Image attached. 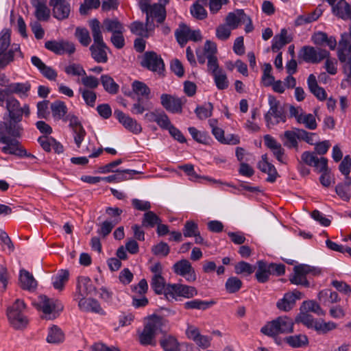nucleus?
<instances>
[{
  "label": "nucleus",
  "mask_w": 351,
  "mask_h": 351,
  "mask_svg": "<svg viewBox=\"0 0 351 351\" xmlns=\"http://www.w3.org/2000/svg\"><path fill=\"white\" fill-rule=\"evenodd\" d=\"M296 321L298 322H301L306 327L309 328H314L315 325L317 323V320L313 318V317L307 313L305 311H301L296 318Z\"/></svg>",
  "instance_id": "obj_60"
},
{
  "label": "nucleus",
  "mask_w": 351,
  "mask_h": 351,
  "mask_svg": "<svg viewBox=\"0 0 351 351\" xmlns=\"http://www.w3.org/2000/svg\"><path fill=\"white\" fill-rule=\"evenodd\" d=\"M311 40L316 45H326L330 50H335L337 47V40L334 36L328 37L326 33L320 31L312 35Z\"/></svg>",
  "instance_id": "obj_26"
},
{
  "label": "nucleus",
  "mask_w": 351,
  "mask_h": 351,
  "mask_svg": "<svg viewBox=\"0 0 351 351\" xmlns=\"http://www.w3.org/2000/svg\"><path fill=\"white\" fill-rule=\"evenodd\" d=\"M77 289L80 292L83 291L84 294H89L95 290L91 280L86 276H80L77 280Z\"/></svg>",
  "instance_id": "obj_47"
},
{
  "label": "nucleus",
  "mask_w": 351,
  "mask_h": 351,
  "mask_svg": "<svg viewBox=\"0 0 351 351\" xmlns=\"http://www.w3.org/2000/svg\"><path fill=\"white\" fill-rule=\"evenodd\" d=\"M5 109L7 112L4 114L6 118L22 121L23 115L29 117L30 114L29 107L27 104L21 106L19 101L14 97H10L6 99Z\"/></svg>",
  "instance_id": "obj_10"
},
{
  "label": "nucleus",
  "mask_w": 351,
  "mask_h": 351,
  "mask_svg": "<svg viewBox=\"0 0 351 351\" xmlns=\"http://www.w3.org/2000/svg\"><path fill=\"white\" fill-rule=\"evenodd\" d=\"M189 32L190 28L184 24L180 25L179 28L176 31V40L182 47L189 40Z\"/></svg>",
  "instance_id": "obj_51"
},
{
  "label": "nucleus",
  "mask_w": 351,
  "mask_h": 351,
  "mask_svg": "<svg viewBox=\"0 0 351 351\" xmlns=\"http://www.w3.org/2000/svg\"><path fill=\"white\" fill-rule=\"evenodd\" d=\"M225 287L228 293H234L241 288L242 282L237 277L232 276L227 279Z\"/></svg>",
  "instance_id": "obj_57"
},
{
  "label": "nucleus",
  "mask_w": 351,
  "mask_h": 351,
  "mask_svg": "<svg viewBox=\"0 0 351 351\" xmlns=\"http://www.w3.org/2000/svg\"><path fill=\"white\" fill-rule=\"evenodd\" d=\"M49 5L52 8V15L55 19L62 21L69 18L71 6L66 0H50Z\"/></svg>",
  "instance_id": "obj_17"
},
{
  "label": "nucleus",
  "mask_w": 351,
  "mask_h": 351,
  "mask_svg": "<svg viewBox=\"0 0 351 351\" xmlns=\"http://www.w3.org/2000/svg\"><path fill=\"white\" fill-rule=\"evenodd\" d=\"M173 269L175 274L184 277L189 282L196 280L195 269L186 259H182L176 262L173 266Z\"/></svg>",
  "instance_id": "obj_16"
},
{
  "label": "nucleus",
  "mask_w": 351,
  "mask_h": 351,
  "mask_svg": "<svg viewBox=\"0 0 351 351\" xmlns=\"http://www.w3.org/2000/svg\"><path fill=\"white\" fill-rule=\"evenodd\" d=\"M190 134L193 138L197 143L202 144H208L211 141V138L209 134L204 131H199L195 127H190L188 129Z\"/></svg>",
  "instance_id": "obj_46"
},
{
  "label": "nucleus",
  "mask_w": 351,
  "mask_h": 351,
  "mask_svg": "<svg viewBox=\"0 0 351 351\" xmlns=\"http://www.w3.org/2000/svg\"><path fill=\"white\" fill-rule=\"evenodd\" d=\"M92 58L97 63H106L108 60L109 47L105 42L93 43L89 48Z\"/></svg>",
  "instance_id": "obj_23"
},
{
  "label": "nucleus",
  "mask_w": 351,
  "mask_h": 351,
  "mask_svg": "<svg viewBox=\"0 0 351 351\" xmlns=\"http://www.w3.org/2000/svg\"><path fill=\"white\" fill-rule=\"evenodd\" d=\"M215 304L213 301H204L198 299L186 302L184 307L186 309L206 310Z\"/></svg>",
  "instance_id": "obj_42"
},
{
  "label": "nucleus",
  "mask_w": 351,
  "mask_h": 351,
  "mask_svg": "<svg viewBox=\"0 0 351 351\" xmlns=\"http://www.w3.org/2000/svg\"><path fill=\"white\" fill-rule=\"evenodd\" d=\"M292 38L288 35L287 30L285 28L280 30L279 34L276 35L272 40L271 49L276 52L285 45L291 42Z\"/></svg>",
  "instance_id": "obj_31"
},
{
  "label": "nucleus",
  "mask_w": 351,
  "mask_h": 351,
  "mask_svg": "<svg viewBox=\"0 0 351 351\" xmlns=\"http://www.w3.org/2000/svg\"><path fill=\"white\" fill-rule=\"evenodd\" d=\"M285 272V266L283 264L268 263L264 261L257 262L256 278L261 283L269 280L271 275L281 276Z\"/></svg>",
  "instance_id": "obj_5"
},
{
  "label": "nucleus",
  "mask_w": 351,
  "mask_h": 351,
  "mask_svg": "<svg viewBox=\"0 0 351 351\" xmlns=\"http://www.w3.org/2000/svg\"><path fill=\"white\" fill-rule=\"evenodd\" d=\"M64 72L72 76H83L85 75V70L83 66L80 64L72 63L69 64L64 68Z\"/></svg>",
  "instance_id": "obj_63"
},
{
  "label": "nucleus",
  "mask_w": 351,
  "mask_h": 351,
  "mask_svg": "<svg viewBox=\"0 0 351 351\" xmlns=\"http://www.w3.org/2000/svg\"><path fill=\"white\" fill-rule=\"evenodd\" d=\"M102 27L104 32H110L112 34L124 32L125 27L118 19H105L102 23Z\"/></svg>",
  "instance_id": "obj_32"
},
{
  "label": "nucleus",
  "mask_w": 351,
  "mask_h": 351,
  "mask_svg": "<svg viewBox=\"0 0 351 351\" xmlns=\"http://www.w3.org/2000/svg\"><path fill=\"white\" fill-rule=\"evenodd\" d=\"M162 221L160 218L153 211L145 212L142 219V226L144 227L153 228Z\"/></svg>",
  "instance_id": "obj_50"
},
{
  "label": "nucleus",
  "mask_w": 351,
  "mask_h": 351,
  "mask_svg": "<svg viewBox=\"0 0 351 351\" xmlns=\"http://www.w3.org/2000/svg\"><path fill=\"white\" fill-rule=\"evenodd\" d=\"M78 307L83 312H90L101 315H106V312L103 310L99 302L91 298H81L78 302Z\"/></svg>",
  "instance_id": "obj_24"
},
{
  "label": "nucleus",
  "mask_w": 351,
  "mask_h": 351,
  "mask_svg": "<svg viewBox=\"0 0 351 351\" xmlns=\"http://www.w3.org/2000/svg\"><path fill=\"white\" fill-rule=\"evenodd\" d=\"M161 319L158 316L149 318L144 328L139 335V341L142 345H156L155 337L160 326Z\"/></svg>",
  "instance_id": "obj_7"
},
{
  "label": "nucleus",
  "mask_w": 351,
  "mask_h": 351,
  "mask_svg": "<svg viewBox=\"0 0 351 351\" xmlns=\"http://www.w3.org/2000/svg\"><path fill=\"white\" fill-rule=\"evenodd\" d=\"M213 76L215 85L219 90H224L228 87L229 82L226 74L222 70H219L218 73H214Z\"/></svg>",
  "instance_id": "obj_56"
},
{
  "label": "nucleus",
  "mask_w": 351,
  "mask_h": 351,
  "mask_svg": "<svg viewBox=\"0 0 351 351\" xmlns=\"http://www.w3.org/2000/svg\"><path fill=\"white\" fill-rule=\"evenodd\" d=\"M245 19H246V14L243 10L238 9L228 14L226 18V25L230 29H234Z\"/></svg>",
  "instance_id": "obj_30"
},
{
  "label": "nucleus",
  "mask_w": 351,
  "mask_h": 351,
  "mask_svg": "<svg viewBox=\"0 0 351 351\" xmlns=\"http://www.w3.org/2000/svg\"><path fill=\"white\" fill-rule=\"evenodd\" d=\"M26 305L24 302L17 299L7 310V316L10 324L16 329L25 328L28 324L27 317L23 314Z\"/></svg>",
  "instance_id": "obj_4"
},
{
  "label": "nucleus",
  "mask_w": 351,
  "mask_h": 351,
  "mask_svg": "<svg viewBox=\"0 0 351 351\" xmlns=\"http://www.w3.org/2000/svg\"><path fill=\"white\" fill-rule=\"evenodd\" d=\"M332 12L334 15L343 20L351 21V5L346 0H339L333 6Z\"/></svg>",
  "instance_id": "obj_28"
},
{
  "label": "nucleus",
  "mask_w": 351,
  "mask_h": 351,
  "mask_svg": "<svg viewBox=\"0 0 351 351\" xmlns=\"http://www.w3.org/2000/svg\"><path fill=\"white\" fill-rule=\"evenodd\" d=\"M35 8V16L38 21H47L50 17V10L47 5V0H31Z\"/></svg>",
  "instance_id": "obj_25"
},
{
  "label": "nucleus",
  "mask_w": 351,
  "mask_h": 351,
  "mask_svg": "<svg viewBox=\"0 0 351 351\" xmlns=\"http://www.w3.org/2000/svg\"><path fill=\"white\" fill-rule=\"evenodd\" d=\"M45 47L48 50L57 55L64 53L71 55L75 51V46L73 43L68 40H48L45 43Z\"/></svg>",
  "instance_id": "obj_15"
},
{
  "label": "nucleus",
  "mask_w": 351,
  "mask_h": 351,
  "mask_svg": "<svg viewBox=\"0 0 351 351\" xmlns=\"http://www.w3.org/2000/svg\"><path fill=\"white\" fill-rule=\"evenodd\" d=\"M293 274L290 276L289 280L292 284L309 287V282L306 279L308 275L317 276L320 274L318 268L308 265L300 264L293 268Z\"/></svg>",
  "instance_id": "obj_8"
},
{
  "label": "nucleus",
  "mask_w": 351,
  "mask_h": 351,
  "mask_svg": "<svg viewBox=\"0 0 351 351\" xmlns=\"http://www.w3.org/2000/svg\"><path fill=\"white\" fill-rule=\"evenodd\" d=\"M78 91L82 95V97L87 106L90 107L95 106L97 99V94L95 91L82 87H80Z\"/></svg>",
  "instance_id": "obj_53"
},
{
  "label": "nucleus",
  "mask_w": 351,
  "mask_h": 351,
  "mask_svg": "<svg viewBox=\"0 0 351 351\" xmlns=\"http://www.w3.org/2000/svg\"><path fill=\"white\" fill-rule=\"evenodd\" d=\"M207 0H197L191 7V15L198 20H203L207 17V12L204 7Z\"/></svg>",
  "instance_id": "obj_38"
},
{
  "label": "nucleus",
  "mask_w": 351,
  "mask_h": 351,
  "mask_svg": "<svg viewBox=\"0 0 351 351\" xmlns=\"http://www.w3.org/2000/svg\"><path fill=\"white\" fill-rule=\"evenodd\" d=\"M0 122V143L5 144L1 148L4 154L22 156L26 154V149L23 148L17 138L23 134V127L21 121L6 118Z\"/></svg>",
  "instance_id": "obj_1"
},
{
  "label": "nucleus",
  "mask_w": 351,
  "mask_h": 351,
  "mask_svg": "<svg viewBox=\"0 0 351 351\" xmlns=\"http://www.w3.org/2000/svg\"><path fill=\"white\" fill-rule=\"evenodd\" d=\"M298 123L304 124L308 130H315L317 127L315 117L312 114H306L304 112L301 117H299Z\"/></svg>",
  "instance_id": "obj_55"
},
{
  "label": "nucleus",
  "mask_w": 351,
  "mask_h": 351,
  "mask_svg": "<svg viewBox=\"0 0 351 351\" xmlns=\"http://www.w3.org/2000/svg\"><path fill=\"white\" fill-rule=\"evenodd\" d=\"M88 25L91 30L93 43L104 42L101 23L97 19H92L88 21Z\"/></svg>",
  "instance_id": "obj_40"
},
{
  "label": "nucleus",
  "mask_w": 351,
  "mask_h": 351,
  "mask_svg": "<svg viewBox=\"0 0 351 351\" xmlns=\"http://www.w3.org/2000/svg\"><path fill=\"white\" fill-rule=\"evenodd\" d=\"M301 159L306 165L315 167L319 172H324L328 169V160L324 157L319 158L314 153L304 152Z\"/></svg>",
  "instance_id": "obj_21"
},
{
  "label": "nucleus",
  "mask_w": 351,
  "mask_h": 351,
  "mask_svg": "<svg viewBox=\"0 0 351 351\" xmlns=\"http://www.w3.org/2000/svg\"><path fill=\"white\" fill-rule=\"evenodd\" d=\"M14 57L23 58L21 51L20 45L13 43L9 49L2 52L0 51V68L3 69L10 62H13Z\"/></svg>",
  "instance_id": "obj_22"
},
{
  "label": "nucleus",
  "mask_w": 351,
  "mask_h": 351,
  "mask_svg": "<svg viewBox=\"0 0 351 351\" xmlns=\"http://www.w3.org/2000/svg\"><path fill=\"white\" fill-rule=\"evenodd\" d=\"M154 29V27L147 26L146 23L144 24L140 21H134L130 25L132 34L144 37H148V32Z\"/></svg>",
  "instance_id": "obj_41"
},
{
  "label": "nucleus",
  "mask_w": 351,
  "mask_h": 351,
  "mask_svg": "<svg viewBox=\"0 0 351 351\" xmlns=\"http://www.w3.org/2000/svg\"><path fill=\"white\" fill-rule=\"evenodd\" d=\"M322 13L323 10L320 6H318L313 12L311 13L299 15L295 20V25L301 26L315 21L319 18Z\"/></svg>",
  "instance_id": "obj_33"
},
{
  "label": "nucleus",
  "mask_w": 351,
  "mask_h": 351,
  "mask_svg": "<svg viewBox=\"0 0 351 351\" xmlns=\"http://www.w3.org/2000/svg\"><path fill=\"white\" fill-rule=\"evenodd\" d=\"M138 5L141 12L146 14L145 19L147 26L155 27L151 19H155L158 23H162L165 21L167 11L163 5L157 3L151 4V0H139Z\"/></svg>",
  "instance_id": "obj_2"
},
{
  "label": "nucleus",
  "mask_w": 351,
  "mask_h": 351,
  "mask_svg": "<svg viewBox=\"0 0 351 351\" xmlns=\"http://www.w3.org/2000/svg\"><path fill=\"white\" fill-rule=\"evenodd\" d=\"M141 171L132 169H125L123 171H116L115 174H112L106 177H103V181L108 183L120 182L124 180L132 178L134 175L141 173Z\"/></svg>",
  "instance_id": "obj_29"
},
{
  "label": "nucleus",
  "mask_w": 351,
  "mask_h": 351,
  "mask_svg": "<svg viewBox=\"0 0 351 351\" xmlns=\"http://www.w3.org/2000/svg\"><path fill=\"white\" fill-rule=\"evenodd\" d=\"M186 335L189 339L193 340L201 348L206 349L210 346L212 337L201 335L199 328L194 326H188Z\"/></svg>",
  "instance_id": "obj_20"
},
{
  "label": "nucleus",
  "mask_w": 351,
  "mask_h": 351,
  "mask_svg": "<svg viewBox=\"0 0 351 351\" xmlns=\"http://www.w3.org/2000/svg\"><path fill=\"white\" fill-rule=\"evenodd\" d=\"M51 110L53 116L58 119H64L67 112L66 106L61 101H56L52 103L51 105Z\"/></svg>",
  "instance_id": "obj_49"
},
{
  "label": "nucleus",
  "mask_w": 351,
  "mask_h": 351,
  "mask_svg": "<svg viewBox=\"0 0 351 351\" xmlns=\"http://www.w3.org/2000/svg\"><path fill=\"white\" fill-rule=\"evenodd\" d=\"M32 63L42 73V75L49 80H56L58 73L51 66H47L38 57L32 56L31 58Z\"/></svg>",
  "instance_id": "obj_27"
},
{
  "label": "nucleus",
  "mask_w": 351,
  "mask_h": 351,
  "mask_svg": "<svg viewBox=\"0 0 351 351\" xmlns=\"http://www.w3.org/2000/svg\"><path fill=\"white\" fill-rule=\"evenodd\" d=\"M160 345L165 351H180V343L176 337L165 334L160 339Z\"/></svg>",
  "instance_id": "obj_35"
},
{
  "label": "nucleus",
  "mask_w": 351,
  "mask_h": 351,
  "mask_svg": "<svg viewBox=\"0 0 351 351\" xmlns=\"http://www.w3.org/2000/svg\"><path fill=\"white\" fill-rule=\"evenodd\" d=\"M285 341L293 348H300L308 343V337L304 335H297L285 338Z\"/></svg>",
  "instance_id": "obj_48"
},
{
  "label": "nucleus",
  "mask_w": 351,
  "mask_h": 351,
  "mask_svg": "<svg viewBox=\"0 0 351 351\" xmlns=\"http://www.w3.org/2000/svg\"><path fill=\"white\" fill-rule=\"evenodd\" d=\"M303 297V293L298 290L287 292L284 294L282 298L278 300L276 306L280 311L288 312L295 306L296 301Z\"/></svg>",
  "instance_id": "obj_18"
},
{
  "label": "nucleus",
  "mask_w": 351,
  "mask_h": 351,
  "mask_svg": "<svg viewBox=\"0 0 351 351\" xmlns=\"http://www.w3.org/2000/svg\"><path fill=\"white\" fill-rule=\"evenodd\" d=\"M293 330V320L287 316H280L276 319L267 323L261 328V332L264 335L274 337L279 334L290 333Z\"/></svg>",
  "instance_id": "obj_3"
},
{
  "label": "nucleus",
  "mask_w": 351,
  "mask_h": 351,
  "mask_svg": "<svg viewBox=\"0 0 351 351\" xmlns=\"http://www.w3.org/2000/svg\"><path fill=\"white\" fill-rule=\"evenodd\" d=\"M19 280L21 287L23 289L32 290L37 286V282L34 276L26 270H21Z\"/></svg>",
  "instance_id": "obj_37"
},
{
  "label": "nucleus",
  "mask_w": 351,
  "mask_h": 351,
  "mask_svg": "<svg viewBox=\"0 0 351 351\" xmlns=\"http://www.w3.org/2000/svg\"><path fill=\"white\" fill-rule=\"evenodd\" d=\"M114 116L129 132L134 134H138L142 132V127L141 124L128 114H125L119 110H115L114 112Z\"/></svg>",
  "instance_id": "obj_19"
},
{
  "label": "nucleus",
  "mask_w": 351,
  "mask_h": 351,
  "mask_svg": "<svg viewBox=\"0 0 351 351\" xmlns=\"http://www.w3.org/2000/svg\"><path fill=\"white\" fill-rule=\"evenodd\" d=\"M197 294V289L192 286L182 284H169L166 287L165 297L168 300H177L179 297L191 298Z\"/></svg>",
  "instance_id": "obj_9"
},
{
  "label": "nucleus",
  "mask_w": 351,
  "mask_h": 351,
  "mask_svg": "<svg viewBox=\"0 0 351 351\" xmlns=\"http://www.w3.org/2000/svg\"><path fill=\"white\" fill-rule=\"evenodd\" d=\"M101 82L104 90L108 93L114 95L118 93L119 86L110 75H102L101 76Z\"/></svg>",
  "instance_id": "obj_43"
},
{
  "label": "nucleus",
  "mask_w": 351,
  "mask_h": 351,
  "mask_svg": "<svg viewBox=\"0 0 351 351\" xmlns=\"http://www.w3.org/2000/svg\"><path fill=\"white\" fill-rule=\"evenodd\" d=\"M69 273L67 270H61L57 276L53 278V285L55 289L62 290L64 284L69 280Z\"/></svg>",
  "instance_id": "obj_54"
},
{
  "label": "nucleus",
  "mask_w": 351,
  "mask_h": 351,
  "mask_svg": "<svg viewBox=\"0 0 351 351\" xmlns=\"http://www.w3.org/2000/svg\"><path fill=\"white\" fill-rule=\"evenodd\" d=\"M64 339V335L62 330L56 325H53L49 328L47 341L49 343H60Z\"/></svg>",
  "instance_id": "obj_39"
},
{
  "label": "nucleus",
  "mask_w": 351,
  "mask_h": 351,
  "mask_svg": "<svg viewBox=\"0 0 351 351\" xmlns=\"http://www.w3.org/2000/svg\"><path fill=\"white\" fill-rule=\"evenodd\" d=\"M75 35L83 46L87 47L91 42L90 34L88 29L84 27H77Z\"/></svg>",
  "instance_id": "obj_58"
},
{
  "label": "nucleus",
  "mask_w": 351,
  "mask_h": 351,
  "mask_svg": "<svg viewBox=\"0 0 351 351\" xmlns=\"http://www.w3.org/2000/svg\"><path fill=\"white\" fill-rule=\"evenodd\" d=\"M141 65L148 70L161 74L165 69V64L161 56L154 51H146L141 57Z\"/></svg>",
  "instance_id": "obj_13"
},
{
  "label": "nucleus",
  "mask_w": 351,
  "mask_h": 351,
  "mask_svg": "<svg viewBox=\"0 0 351 351\" xmlns=\"http://www.w3.org/2000/svg\"><path fill=\"white\" fill-rule=\"evenodd\" d=\"M269 110L265 115V119L267 125H276L282 121H286V115L283 109L280 106L279 101H278L274 97L270 96L269 97Z\"/></svg>",
  "instance_id": "obj_12"
},
{
  "label": "nucleus",
  "mask_w": 351,
  "mask_h": 351,
  "mask_svg": "<svg viewBox=\"0 0 351 351\" xmlns=\"http://www.w3.org/2000/svg\"><path fill=\"white\" fill-rule=\"evenodd\" d=\"M307 84L310 91L319 100H324L326 98L325 90L319 86L316 77L313 74H311L307 79Z\"/></svg>",
  "instance_id": "obj_34"
},
{
  "label": "nucleus",
  "mask_w": 351,
  "mask_h": 351,
  "mask_svg": "<svg viewBox=\"0 0 351 351\" xmlns=\"http://www.w3.org/2000/svg\"><path fill=\"white\" fill-rule=\"evenodd\" d=\"M81 83L84 85V88L93 90L98 87L99 81L96 77L87 75L85 73V75H83L81 78Z\"/></svg>",
  "instance_id": "obj_64"
},
{
  "label": "nucleus",
  "mask_w": 351,
  "mask_h": 351,
  "mask_svg": "<svg viewBox=\"0 0 351 351\" xmlns=\"http://www.w3.org/2000/svg\"><path fill=\"white\" fill-rule=\"evenodd\" d=\"M11 31L9 29H3L0 32V51L7 50L12 45L10 43Z\"/></svg>",
  "instance_id": "obj_62"
},
{
  "label": "nucleus",
  "mask_w": 351,
  "mask_h": 351,
  "mask_svg": "<svg viewBox=\"0 0 351 351\" xmlns=\"http://www.w3.org/2000/svg\"><path fill=\"white\" fill-rule=\"evenodd\" d=\"M185 101L184 97L180 98L169 94L164 93L160 96L161 105L166 110L171 113H181L182 106Z\"/></svg>",
  "instance_id": "obj_14"
},
{
  "label": "nucleus",
  "mask_w": 351,
  "mask_h": 351,
  "mask_svg": "<svg viewBox=\"0 0 351 351\" xmlns=\"http://www.w3.org/2000/svg\"><path fill=\"white\" fill-rule=\"evenodd\" d=\"M300 311L313 312L317 315H324L325 311L319 304L313 300L304 301L300 306Z\"/></svg>",
  "instance_id": "obj_44"
},
{
  "label": "nucleus",
  "mask_w": 351,
  "mask_h": 351,
  "mask_svg": "<svg viewBox=\"0 0 351 351\" xmlns=\"http://www.w3.org/2000/svg\"><path fill=\"white\" fill-rule=\"evenodd\" d=\"M284 138L286 139V141L284 143L285 146L288 148H295L298 149V143L297 134H295L294 129L292 130H286L284 132Z\"/></svg>",
  "instance_id": "obj_59"
},
{
  "label": "nucleus",
  "mask_w": 351,
  "mask_h": 351,
  "mask_svg": "<svg viewBox=\"0 0 351 351\" xmlns=\"http://www.w3.org/2000/svg\"><path fill=\"white\" fill-rule=\"evenodd\" d=\"M132 88L137 95L144 97L147 99H150L151 90L144 82L134 81L132 84Z\"/></svg>",
  "instance_id": "obj_45"
},
{
  "label": "nucleus",
  "mask_w": 351,
  "mask_h": 351,
  "mask_svg": "<svg viewBox=\"0 0 351 351\" xmlns=\"http://www.w3.org/2000/svg\"><path fill=\"white\" fill-rule=\"evenodd\" d=\"M34 304L41 310L49 319H55L58 315V312L63 309V306L58 300L49 298L44 295H40L37 303Z\"/></svg>",
  "instance_id": "obj_6"
},
{
  "label": "nucleus",
  "mask_w": 351,
  "mask_h": 351,
  "mask_svg": "<svg viewBox=\"0 0 351 351\" xmlns=\"http://www.w3.org/2000/svg\"><path fill=\"white\" fill-rule=\"evenodd\" d=\"M256 267L245 261L239 262L234 267L237 274L250 275L255 271Z\"/></svg>",
  "instance_id": "obj_61"
},
{
  "label": "nucleus",
  "mask_w": 351,
  "mask_h": 351,
  "mask_svg": "<svg viewBox=\"0 0 351 351\" xmlns=\"http://www.w3.org/2000/svg\"><path fill=\"white\" fill-rule=\"evenodd\" d=\"M151 287L156 294L164 293L165 295L167 286H165V280L162 276H153Z\"/></svg>",
  "instance_id": "obj_52"
},
{
  "label": "nucleus",
  "mask_w": 351,
  "mask_h": 351,
  "mask_svg": "<svg viewBox=\"0 0 351 351\" xmlns=\"http://www.w3.org/2000/svg\"><path fill=\"white\" fill-rule=\"evenodd\" d=\"M319 300L325 306L337 303L340 301V298L337 292L330 289H324L318 294Z\"/></svg>",
  "instance_id": "obj_36"
},
{
  "label": "nucleus",
  "mask_w": 351,
  "mask_h": 351,
  "mask_svg": "<svg viewBox=\"0 0 351 351\" xmlns=\"http://www.w3.org/2000/svg\"><path fill=\"white\" fill-rule=\"evenodd\" d=\"M330 56L326 49L322 48H315L311 46H304L299 51L298 56L306 62L317 64Z\"/></svg>",
  "instance_id": "obj_11"
}]
</instances>
